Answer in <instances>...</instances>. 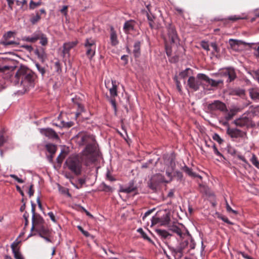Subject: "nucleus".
<instances>
[{
    "label": "nucleus",
    "instance_id": "nucleus-35",
    "mask_svg": "<svg viewBox=\"0 0 259 259\" xmlns=\"http://www.w3.org/2000/svg\"><path fill=\"white\" fill-rule=\"evenodd\" d=\"M41 19L40 16L38 13V12H37L36 13L35 15L32 16L30 19V21L32 24H35L37 22H38Z\"/></svg>",
    "mask_w": 259,
    "mask_h": 259
},
{
    "label": "nucleus",
    "instance_id": "nucleus-62",
    "mask_svg": "<svg viewBox=\"0 0 259 259\" xmlns=\"http://www.w3.org/2000/svg\"><path fill=\"white\" fill-rule=\"evenodd\" d=\"M103 191L109 192L112 191V188L109 186L107 185L105 183H103Z\"/></svg>",
    "mask_w": 259,
    "mask_h": 259
},
{
    "label": "nucleus",
    "instance_id": "nucleus-11",
    "mask_svg": "<svg viewBox=\"0 0 259 259\" xmlns=\"http://www.w3.org/2000/svg\"><path fill=\"white\" fill-rule=\"evenodd\" d=\"M197 78L198 79H201L205 81H206L208 83L210 84V85L212 87H217L220 84H222L223 83V81L222 80H215L209 78L206 75L203 73H199L197 74Z\"/></svg>",
    "mask_w": 259,
    "mask_h": 259
},
{
    "label": "nucleus",
    "instance_id": "nucleus-25",
    "mask_svg": "<svg viewBox=\"0 0 259 259\" xmlns=\"http://www.w3.org/2000/svg\"><path fill=\"white\" fill-rule=\"evenodd\" d=\"M169 230L176 234L180 237H182L183 233L181 229L177 225H172L169 226Z\"/></svg>",
    "mask_w": 259,
    "mask_h": 259
},
{
    "label": "nucleus",
    "instance_id": "nucleus-8",
    "mask_svg": "<svg viewBox=\"0 0 259 259\" xmlns=\"http://www.w3.org/2000/svg\"><path fill=\"white\" fill-rule=\"evenodd\" d=\"M221 74L223 77H227V82H231L234 80L237 77L235 69L232 67H229L224 69L221 72Z\"/></svg>",
    "mask_w": 259,
    "mask_h": 259
},
{
    "label": "nucleus",
    "instance_id": "nucleus-36",
    "mask_svg": "<svg viewBox=\"0 0 259 259\" xmlns=\"http://www.w3.org/2000/svg\"><path fill=\"white\" fill-rule=\"evenodd\" d=\"M190 71H192L191 69L190 68H187L179 73V76L181 78H185L188 76Z\"/></svg>",
    "mask_w": 259,
    "mask_h": 259
},
{
    "label": "nucleus",
    "instance_id": "nucleus-3",
    "mask_svg": "<svg viewBox=\"0 0 259 259\" xmlns=\"http://www.w3.org/2000/svg\"><path fill=\"white\" fill-rule=\"evenodd\" d=\"M35 77L34 73L31 70L24 66H21L15 75V82L16 83L20 82L21 84L23 85L26 90L29 87H33Z\"/></svg>",
    "mask_w": 259,
    "mask_h": 259
},
{
    "label": "nucleus",
    "instance_id": "nucleus-42",
    "mask_svg": "<svg viewBox=\"0 0 259 259\" xmlns=\"http://www.w3.org/2000/svg\"><path fill=\"white\" fill-rule=\"evenodd\" d=\"M233 94L239 96H241L245 95V91L243 89H235L233 91Z\"/></svg>",
    "mask_w": 259,
    "mask_h": 259
},
{
    "label": "nucleus",
    "instance_id": "nucleus-37",
    "mask_svg": "<svg viewBox=\"0 0 259 259\" xmlns=\"http://www.w3.org/2000/svg\"><path fill=\"white\" fill-rule=\"evenodd\" d=\"M213 149L214 154L221 157V159L219 160V161H223L224 160H226L225 157L218 151L215 144H214L213 146Z\"/></svg>",
    "mask_w": 259,
    "mask_h": 259
},
{
    "label": "nucleus",
    "instance_id": "nucleus-6",
    "mask_svg": "<svg viewBox=\"0 0 259 259\" xmlns=\"http://www.w3.org/2000/svg\"><path fill=\"white\" fill-rule=\"evenodd\" d=\"M170 221L169 213H165L160 217L157 215L153 217L151 220L152 225L159 224L160 226H165L169 224Z\"/></svg>",
    "mask_w": 259,
    "mask_h": 259
},
{
    "label": "nucleus",
    "instance_id": "nucleus-57",
    "mask_svg": "<svg viewBox=\"0 0 259 259\" xmlns=\"http://www.w3.org/2000/svg\"><path fill=\"white\" fill-rule=\"evenodd\" d=\"M10 177L15 179L16 181H17L19 183H23L24 181L21 179L19 178L16 175L14 174H11L10 175Z\"/></svg>",
    "mask_w": 259,
    "mask_h": 259
},
{
    "label": "nucleus",
    "instance_id": "nucleus-54",
    "mask_svg": "<svg viewBox=\"0 0 259 259\" xmlns=\"http://www.w3.org/2000/svg\"><path fill=\"white\" fill-rule=\"evenodd\" d=\"M188 239L189 240V246L190 249H193L195 247V243L194 240L192 238L191 236L189 237Z\"/></svg>",
    "mask_w": 259,
    "mask_h": 259
},
{
    "label": "nucleus",
    "instance_id": "nucleus-50",
    "mask_svg": "<svg viewBox=\"0 0 259 259\" xmlns=\"http://www.w3.org/2000/svg\"><path fill=\"white\" fill-rule=\"evenodd\" d=\"M174 80L176 82L177 88L179 92H182V86L180 83V81L178 80L177 76H175L174 77Z\"/></svg>",
    "mask_w": 259,
    "mask_h": 259
},
{
    "label": "nucleus",
    "instance_id": "nucleus-18",
    "mask_svg": "<svg viewBox=\"0 0 259 259\" xmlns=\"http://www.w3.org/2000/svg\"><path fill=\"white\" fill-rule=\"evenodd\" d=\"M229 43L230 46V48L235 51H239L240 50L239 48L240 46L245 44V42L241 40L234 39H230Z\"/></svg>",
    "mask_w": 259,
    "mask_h": 259
},
{
    "label": "nucleus",
    "instance_id": "nucleus-46",
    "mask_svg": "<svg viewBox=\"0 0 259 259\" xmlns=\"http://www.w3.org/2000/svg\"><path fill=\"white\" fill-rule=\"evenodd\" d=\"M210 46L213 49V52L212 53V54H214V53L218 54L220 53V49L218 48L216 42H211L210 44Z\"/></svg>",
    "mask_w": 259,
    "mask_h": 259
},
{
    "label": "nucleus",
    "instance_id": "nucleus-41",
    "mask_svg": "<svg viewBox=\"0 0 259 259\" xmlns=\"http://www.w3.org/2000/svg\"><path fill=\"white\" fill-rule=\"evenodd\" d=\"M39 39H40V44L42 46H45L48 44V38H47L45 34L42 33V36H41Z\"/></svg>",
    "mask_w": 259,
    "mask_h": 259
},
{
    "label": "nucleus",
    "instance_id": "nucleus-14",
    "mask_svg": "<svg viewBox=\"0 0 259 259\" xmlns=\"http://www.w3.org/2000/svg\"><path fill=\"white\" fill-rule=\"evenodd\" d=\"M40 133L46 137L52 139H58L59 136L55 131L52 128H41Z\"/></svg>",
    "mask_w": 259,
    "mask_h": 259
},
{
    "label": "nucleus",
    "instance_id": "nucleus-28",
    "mask_svg": "<svg viewBox=\"0 0 259 259\" xmlns=\"http://www.w3.org/2000/svg\"><path fill=\"white\" fill-rule=\"evenodd\" d=\"M137 189L136 187H134L133 185H131L128 187L121 188L120 190V192L125 193H130L132 192H134Z\"/></svg>",
    "mask_w": 259,
    "mask_h": 259
},
{
    "label": "nucleus",
    "instance_id": "nucleus-27",
    "mask_svg": "<svg viewBox=\"0 0 259 259\" xmlns=\"http://www.w3.org/2000/svg\"><path fill=\"white\" fill-rule=\"evenodd\" d=\"M146 16L149 21L150 27L151 29H153L154 28V20L155 19V16L153 15L152 13L149 14L147 13L146 14Z\"/></svg>",
    "mask_w": 259,
    "mask_h": 259
},
{
    "label": "nucleus",
    "instance_id": "nucleus-38",
    "mask_svg": "<svg viewBox=\"0 0 259 259\" xmlns=\"http://www.w3.org/2000/svg\"><path fill=\"white\" fill-rule=\"evenodd\" d=\"M67 155V153L64 151H62V152L59 154V155L57 158V161L58 163L61 164L64 159Z\"/></svg>",
    "mask_w": 259,
    "mask_h": 259
},
{
    "label": "nucleus",
    "instance_id": "nucleus-40",
    "mask_svg": "<svg viewBox=\"0 0 259 259\" xmlns=\"http://www.w3.org/2000/svg\"><path fill=\"white\" fill-rule=\"evenodd\" d=\"M59 192L63 194H67L68 196L70 197L71 195L70 194L68 189L64 187L61 186L59 185Z\"/></svg>",
    "mask_w": 259,
    "mask_h": 259
},
{
    "label": "nucleus",
    "instance_id": "nucleus-39",
    "mask_svg": "<svg viewBox=\"0 0 259 259\" xmlns=\"http://www.w3.org/2000/svg\"><path fill=\"white\" fill-rule=\"evenodd\" d=\"M250 161L256 168L259 169V161H258L256 156L255 154H253Z\"/></svg>",
    "mask_w": 259,
    "mask_h": 259
},
{
    "label": "nucleus",
    "instance_id": "nucleus-63",
    "mask_svg": "<svg viewBox=\"0 0 259 259\" xmlns=\"http://www.w3.org/2000/svg\"><path fill=\"white\" fill-rule=\"evenodd\" d=\"M34 190H33V185L32 184L30 186L29 190L28 192V195L30 197L33 195Z\"/></svg>",
    "mask_w": 259,
    "mask_h": 259
},
{
    "label": "nucleus",
    "instance_id": "nucleus-19",
    "mask_svg": "<svg viewBox=\"0 0 259 259\" xmlns=\"http://www.w3.org/2000/svg\"><path fill=\"white\" fill-rule=\"evenodd\" d=\"M155 232L157 235L160 238L161 240L164 241L166 239H170L172 235L168 231L160 229H156Z\"/></svg>",
    "mask_w": 259,
    "mask_h": 259
},
{
    "label": "nucleus",
    "instance_id": "nucleus-23",
    "mask_svg": "<svg viewBox=\"0 0 259 259\" xmlns=\"http://www.w3.org/2000/svg\"><path fill=\"white\" fill-rule=\"evenodd\" d=\"M110 41L112 46H116L119 42L116 32L113 27H111L110 30Z\"/></svg>",
    "mask_w": 259,
    "mask_h": 259
},
{
    "label": "nucleus",
    "instance_id": "nucleus-9",
    "mask_svg": "<svg viewBox=\"0 0 259 259\" xmlns=\"http://www.w3.org/2000/svg\"><path fill=\"white\" fill-rule=\"evenodd\" d=\"M44 225H45V221L39 214L32 215L31 231Z\"/></svg>",
    "mask_w": 259,
    "mask_h": 259
},
{
    "label": "nucleus",
    "instance_id": "nucleus-31",
    "mask_svg": "<svg viewBox=\"0 0 259 259\" xmlns=\"http://www.w3.org/2000/svg\"><path fill=\"white\" fill-rule=\"evenodd\" d=\"M46 148L47 151L50 153L55 154L56 150L57 147L56 146L53 144H48L46 145Z\"/></svg>",
    "mask_w": 259,
    "mask_h": 259
},
{
    "label": "nucleus",
    "instance_id": "nucleus-64",
    "mask_svg": "<svg viewBox=\"0 0 259 259\" xmlns=\"http://www.w3.org/2000/svg\"><path fill=\"white\" fill-rule=\"evenodd\" d=\"M68 6H64L60 10V12L66 16L67 14L68 11Z\"/></svg>",
    "mask_w": 259,
    "mask_h": 259
},
{
    "label": "nucleus",
    "instance_id": "nucleus-47",
    "mask_svg": "<svg viewBox=\"0 0 259 259\" xmlns=\"http://www.w3.org/2000/svg\"><path fill=\"white\" fill-rule=\"evenodd\" d=\"M54 68H55V70L56 71V72H57L58 73H60V72H61V71H62L61 65L59 61L55 62Z\"/></svg>",
    "mask_w": 259,
    "mask_h": 259
},
{
    "label": "nucleus",
    "instance_id": "nucleus-4",
    "mask_svg": "<svg viewBox=\"0 0 259 259\" xmlns=\"http://www.w3.org/2000/svg\"><path fill=\"white\" fill-rule=\"evenodd\" d=\"M67 168L76 176L81 173L82 162L78 156H72L68 157L65 162Z\"/></svg>",
    "mask_w": 259,
    "mask_h": 259
},
{
    "label": "nucleus",
    "instance_id": "nucleus-51",
    "mask_svg": "<svg viewBox=\"0 0 259 259\" xmlns=\"http://www.w3.org/2000/svg\"><path fill=\"white\" fill-rule=\"evenodd\" d=\"M201 46L205 50L207 51H209V46L208 42L202 41L201 42Z\"/></svg>",
    "mask_w": 259,
    "mask_h": 259
},
{
    "label": "nucleus",
    "instance_id": "nucleus-33",
    "mask_svg": "<svg viewBox=\"0 0 259 259\" xmlns=\"http://www.w3.org/2000/svg\"><path fill=\"white\" fill-rule=\"evenodd\" d=\"M250 96L253 100L259 99V92L255 89H252L249 92Z\"/></svg>",
    "mask_w": 259,
    "mask_h": 259
},
{
    "label": "nucleus",
    "instance_id": "nucleus-7",
    "mask_svg": "<svg viewBox=\"0 0 259 259\" xmlns=\"http://www.w3.org/2000/svg\"><path fill=\"white\" fill-rule=\"evenodd\" d=\"M207 108L209 111H215L217 110L224 111L227 110L226 105L219 100H215L213 102L208 104Z\"/></svg>",
    "mask_w": 259,
    "mask_h": 259
},
{
    "label": "nucleus",
    "instance_id": "nucleus-56",
    "mask_svg": "<svg viewBox=\"0 0 259 259\" xmlns=\"http://www.w3.org/2000/svg\"><path fill=\"white\" fill-rule=\"evenodd\" d=\"M77 228L85 237H89L90 236V234L88 231L84 230L81 226H78Z\"/></svg>",
    "mask_w": 259,
    "mask_h": 259
},
{
    "label": "nucleus",
    "instance_id": "nucleus-5",
    "mask_svg": "<svg viewBox=\"0 0 259 259\" xmlns=\"http://www.w3.org/2000/svg\"><path fill=\"white\" fill-rule=\"evenodd\" d=\"M83 46L84 48L85 55L89 59L92 60L96 54V40L92 37L87 38Z\"/></svg>",
    "mask_w": 259,
    "mask_h": 259
},
{
    "label": "nucleus",
    "instance_id": "nucleus-53",
    "mask_svg": "<svg viewBox=\"0 0 259 259\" xmlns=\"http://www.w3.org/2000/svg\"><path fill=\"white\" fill-rule=\"evenodd\" d=\"M22 40L27 41V42H36L35 41V39L32 36H24L22 38Z\"/></svg>",
    "mask_w": 259,
    "mask_h": 259
},
{
    "label": "nucleus",
    "instance_id": "nucleus-61",
    "mask_svg": "<svg viewBox=\"0 0 259 259\" xmlns=\"http://www.w3.org/2000/svg\"><path fill=\"white\" fill-rule=\"evenodd\" d=\"M252 75L253 78L257 80L259 83V69L253 71Z\"/></svg>",
    "mask_w": 259,
    "mask_h": 259
},
{
    "label": "nucleus",
    "instance_id": "nucleus-1",
    "mask_svg": "<svg viewBox=\"0 0 259 259\" xmlns=\"http://www.w3.org/2000/svg\"><path fill=\"white\" fill-rule=\"evenodd\" d=\"M165 50L168 57L173 55V50L178 48L180 39L175 26L171 23L166 26V32L163 35Z\"/></svg>",
    "mask_w": 259,
    "mask_h": 259
},
{
    "label": "nucleus",
    "instance_id": "nucleus-24",
    "mask_svg": "<svg viewBox=\"0 0 259 259\" xmlns=\"http://www.w3.org/2000/svg\"><path fill=\"white\" fill-rule=\"evenodd\" d=\"M141 42L140 41H135L134 45L133 54L136 58L140 56L141 54Z\"/></svg>",
    "mask_w": 259,
    "mask_h": 259
},
{
    "label": "nucleus",
    "instance_id": "nucleus-52",
    "mask_svg": "<svg viewBox=\"0 0 259 259\" xmlns=\"http://www.w3.org/2000/svg\"><path fill=\"white\" fill-rule=\"evenodd\" d=\"M14 36V33L12 31H9L7 33H5L4 36V40H8Z\"/></svg>",
    "mask_w": 259,
    "mask_h": 259
},
{
    "label": "nucleus",
    "instance_id": "nucleus-15",
    "mask_svg": "<svg viewBox=\"0 0 259 259\" xmlns=\"http://www.w3.org/2000/svg\"><path fill=\"white\" fill-rule=\"evenodd\" d=\"M189 240L188 238L185 240L180 244L179 246L177 248H172L171 249L172 253L176 254L177 253H180L181 255L182 254L183 250L189 246Z\"/></svg>",
    "mask_w": 259,
    "mask_h": 259
},
{
    "label": "nucleus",
    "instance_id": "nucleus-29",
    "mask_svg": "<svg viewBox=\"0 0 259 259\" xmlns=\"http://www.w3.org/2000/svg\"><path fill=\"white\" fill-rule=\"evenodd\" d=\"M1 44L5 47H16L18 45V43L17 42L13 40H10L9 39L4 40L1 42Z\"/></svg>",
    "mask_w": 259,
    "mask_h": 259
},
{
    "label": "nucleus",
    "instance_id": "nucleus-49",
    "mask_svg": "<svg viewBox=\"0 0 259 259\" xmlns=\"http://www.w3.org/2000/svg\"><path fill=\"white\" fill-rule=\"evenodd\" d=\"M213 139L218 142L220 144L223 142V140L220 137L218 134H214L212 137Z\"/></svg>",
    "mask_w": 259,
    "mask_h": 259
},
{
    "label": "nucleus",
    "instance_id": "nucleus-13",
    "mask_svg": "<svg viewBox=\"0 0 259 259\" xmlns=\"http://www.w3.org/2000/svg\"><path fill=\"white\" fill-rule=\"evenodd\" d=\"M19 243L20 242L15 241L11 244V247L15 259H24L20 251Z\"/></svg>",
    "mask_w": 259,
    "mask_h": 259
},
{
    "label": "nucleus",
    "instance_id": "nucleus-22",
    "mask_svg": "<svg viewBox=\"0 0 259 259\" xmlns=\"http://www.w3.org/2000/svg\"><path fill=\"white\" fill-rule=\"evenodd\" d=\"M34 230H35L38 233L40 237L44 236H49L50 234L49 229L47 227H45V225L37 228H35Z\"/></svg>",
    "mask_w": 259,
    "mask_h": 259
},
{
    "label": "nucleus",
    "instance_id": "nucleus-45",
    "mask_svg": "<svg viewBox=\"0 0 259 259\" xmlns=\"http://www.w3.org/2000/svg\"><path fill=\"white\" fill-rule=\"evenodd\" d=\"M77 111L75 113L76 117L77 118L79 115L80 114L81 112H83L84 111V108L82 105L80 104H77Z\"/></svg>",
    "mask_w": 259,
    "mask_h": 259
},
{
    "label": "nucleus",
    "instance_id": "nucleus-34",
    "mask_svg": "<svg viewBox=\"0 0 259 259\" xmlns=\"http://www.w3.org/2000/svg\"><path fill=\"white\" fill-rule=\"evenodd\" d=\"M35 54L38 58L44 59L46 57V54L44 50L41 48V49H37L35 52Z\"/></svg>",
    "mask_w": 259,
    "mask_h": 259
},
{
    "label": "nucleus",
    "instance_id": "nucleus-44",
    "mask_svg": "<svg viewBox=\"0 0 259 259\" xmlns=\"http://www.w3.org/2000/svg\"><path fill=\"white\" fill-rule=\"evenodd\" d=\"M235 111L234 110H231L230 112L227 113L225 115V119L229 121L231 120L235 115Z\"/></svg>",
    "mask_w": 259,
    "mask_h": 259
},
{
    "label": "nucleus",
    "instance_id": "nucleus-16",
    "mask_svg": "<svg viewBox=\"0 0 259 259\" xmlns=\"http://www.w3.org/2000/svg\"><path fill=\"white\" fill-rule=\"evenodd\" d=\"M250 122V119L246 116H242L234 121V123L237 126L242 127L248 126Z\"/></svg>",
    "mask_w": 259,
    "mask_h": 259
},
{
    "label": "nucleus",
    "instance_id": "nucleus-20",
    "mask_svg": "<svg viewBox=\"0 0 259 259\" xmlns=\"http://www.w3.org/2000/svg\"><path fill=\"white\" fill-rule=\"evenodd\" d=\"M136 22L134 20H130L126 21L123 25V30L126 34L130 33V31L134 30Z\"/></svg>",
    "mask_w": 259,
    "mask_h": 259
},
{
    "label": "nucleus",
    "instance_id": "nucleus-26",
    "mask_svg": "<svg viewBox=\"0 0 259 259\" xmlns=\"http://www.w3.org/2000/svg\"><path fill=\"white\" fill-rule=\"evenodd\" d=\"M112 87L109 89V92L111 97L115 98L117 95V85L115 80H112Z\"/></svg>",
    "mask_w": 259,
    "mask_h": 259
},
{
    "label": "nucleus",
    "instance_id": "nucleus-32",
    "mask_svg": "<svg viewBox=\"0 0 259 259\" xmlns=\"http://www.w3.org/2000/svg\"><path fill=\"white\" fill-rule=\"evenodd\" d=\"M182 170L185 172L188 176L191 177H196L197 175L192 171V169L190 168L188 166L185 165L183 168Z\"/></svg>",
    "mask_w": 259,
    "mask_h": 259
},
{
    "label": "nucleus",
    "instance_id": "nucleus-17",
    "mask_svg": "<svg viewBox=\"0 0 259 259\" xmlns=\"http://www.w3.org/2000/svg\"><path fill=\"white\" fill-rule=\"evenodd\" d=\"M78 44V41H71L65 42L63 44V54L64 56L67 55L68 57L70 56V51L74 48Z\"/></svg>",
    "mask_w": 259,
    "mask_h": 259
},
{
    "label": "nucleus",
    "instance_id": "nucleus-12",
    "mask_svg": "<svg viewBox=\"0 0 259 259\" xmlns=\"http://www.w3.org/2000/svg\"><path fill=\"white\" fill-rule=\"evenodd\" d=\"M199 79L197 77L196 78L194 76H190L187 81V84L190 89L194 91H198L201 84V82Z\"/></svg>",
    "mask_w": 259,
    "mask_h": 259
},
{
    "label": "nucleus",
    "instance_id": "nucleus-58",
    "mask_svg": "<svg viewBox=\"0 0 259 259\" xmlns=\"http://www.w3.org/2000/svg\"><path fill=\"white\" fill-rule=\"evenodd\" d=\"M10 177L15 179L16 181H17L19 183H23L24 181L21 179L19 178L16 175L14 174H11L10 175Z\"/></svg>",
    "mask_w": 259,
    "mask_h": 259
},
{
    "label": "nucleus",
    "instance_id": "nucleus-30",
    "mask_svg": "<svg viewBox=\"0 0 259 259\" xmlns=\"http://www.w3.org/2000/svg\"><path fill=\"white\" fill-rule=\"evenodd\" d=\"M137 231L141 234L144 239L146 240L149 243L154 244V242L147 236L146 233L143 231L142 228H139Z\"/></svg>",
    "mask_w": 259,
    "mask_h": 259
},
{
    "label": "nucleus",
    "instance_id": "nucleus-60",
    "mask_svg": "<svg viewBox=\"0 0 259 259\" xmlns=\"http://www.w3.org/2000/svg\"><path fill=\"white\" fill-rule=\"evenodd\" d=\"M16 3L17 6H21L22 7L24 6V5H26L27 2L26 0H22V1H19V0H16Z\"/></svg>",
    "mask_w": 259,
    "mask_h": 259
},
{
    "label": "nucleus",
    "instance_id": "nucleus-2",
    "mask_svg": "<svg viewBox=\"0 0 259 259\" xmlns=\"http://www.w3.org/2000/svg\"><path fill=\"white\" fill-rule=\"evenodd\" d=\"M77 140L79 145H86L83 151V155L89 159L90 161H94L95 160L94 156L96 151L94 138L90 135L83 134L77 136Z\"/></svg>",
    "mask_w": 259,
    "mask_h": 259
},
{
    "label": "nucleus",
    "instance_id": "nucleus-59",
    "mask_svg": "<svg viewBox=\"0 0 259 259\" xmlns=\"http://www.w3.org/2000/svg\"><path fill=\"white\" fill-rule=\"evenodd\" d=\"M110 103L114 110L115 112H116V111H117L116 104V101H115V99L114 98L111 97V100H110Z\"/></svg>",
    "mask_w": 259,
    "mask_h": 259
},
{
    "label": "nucleus",
    "instance_id": "nucleus-10",
    "mask_svg": "<svg viewBox=\"0 0 259 259\" xmlns=\"http://www.w3.org/2000/svg\"><path fill=\"white\" fill-rule=\"evenodd\" d=\"M227 133L232 138H243L246 135L245 132L240 130L237 128H230L229 127L227 130Z\"/></svg>",
    "mask_w": 259,
    "mask_h": 259
},
{
    "label": "nucleus",
    "instance_id": "nucleus-21",
    "mask_svg": "<svg viewBox=\"0 0 259 259\" xmlns=\"http://www.w3.org/2000/svg\"><path fill=\"white\" fill-rule=\"evenodd\" d=\"M170 165H171V170H169V169L166 170V175H167V176L168 177V178L169 179L168 180L165 181V180H164V178H163V177L161 175L158 176V177L160 178V180L161 182L168 183L172 180V171L173 170V169H174L173 167L175 166V163L173 162L172 160H171V161H170Z\"/></svg>",
    "mask_w": 259,
    "mask_h": 259
},
{
    "label": "nucleus",
    "instance_id": "nucleus-55",
    "mask_svg": "<svg viewBox=\"0 0 259 259\" xmlns=\"http://www.w3.org/2000/svg\"><path fill=\"white\" fill-rule=\"evenodd\" d=\"M36 67L38 69V70L39 71V72L41 74V75L43 76L45 72H46V70H45V69L44 67L41 66L40 65L37 64L36 65Z\"/></svg>",
    "mask_w": 259,
    "mask_h": 259
},
{
    "label": "nucleus",
    "instance_id": "nucleus-48",
    "mask_svg": "<svg viewBox=\"0 0 259 259\" xmlns=\"http://www.w3.org/2000/svg\"><path fill=\"white\" fill-rule=\"evenodd\" d=\"M42 33L40 31H36L32 34V36L35 39V41H36L42 36Z\"/></svg>",
    "mask_w": 259,
    "mask_h": 259
},
{
    "label": "nucleus",
    "instance_id": "nucleus-43",
    "mask_svg": "<svg viewBox=\"0 0 259 259\" xmlns=\"http://www.w3.org/2000/svg\"><path fill=\"white\" fill-rule=\"evenodd\" d=\"M41 5V2H38L37 3L34 2L33 1H31L29 4L30 9H34L36 8L39 7Z\"/></svg>",
    "mask_w": 259,
    "mask_h": 259
}]
</instances>
